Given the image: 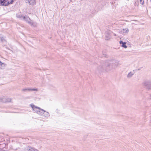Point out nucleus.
Returning <instances> with one entry per match:
<instances>
[{"label":"nucleus","instance_id":"0eeeda50","mask_svg":"<svg viewBox=\"0 0 151 151\" xmlns=\"http://www.w3.org/2000/svg\"><path fill=\"white\" fill-rule=\"evenodd\" d=\"M26 3H28L29 4L32 5H34L35 4L36 2L35 0H25Z\"/></svg>","mask_w":151,"mask_h":151},{"label":"nucleus","instance_id":"f8f14e48","mask_svg":"<svg viewBox=\"0 0 151 151\" xmlns=\"http://www.w3.org/2000/svg\"><path fill=\"white\" fill-rule=\"evenodd\" d=\"M26 150H27L28 151H35V150L34 148L29 147L27 148Z\"/></svg>","mask_w":151,"mask_h":151},{"label":"nucleus","instance_id":"ddd939ff","mask_svg":"<svg viewBox=\"0 0 151 151\" xmlns=\"http://www.w3.org/2000/svg\"><path fill=\"white\" fill-rule=\"evenodd\" d=\"M128 29L126 28L123 29L122 30V33L125 34L128 32Z\"/></svg>","mask_w":151,"mask_h":151},{"label":"nucleus","instance_id":"f3484780","mask_svg":"<svg viewBox=\"0 0 151 151\" xmlns=\"http://www.w3.org/2000/svg\"><path fill=\"white\" fill-rule=\"evenodd\" d=\"M1 35H0V37H1Z\"/></svg>","mask_w":151,"mask_h":151},{"label":"nucleus","instance_id":"f257e3e1","mask_svg":"<svg viewBox=\"0 0 151 151\" xmlns=\"http://www.w3.org/2000/svg\"><path fill=\"white\" fill-rule=\"evenodd\" d=\"M120 65L119 62L116 60L114 61L112 63L106 62L99 66L97 69L99 71H102L104 70L108 71L112 70Z\"/></svg>","mask_w":151,"mask_h":151},{"label":"nucleus","instance_id":"20e7f679","mask_svg":"<svg viewBox=\"0 0 151 151\" xmlns=\"http://www.w3.org/2000/svg\"><path fill=\"white\" fill-rule=\"evenodd\" d=\"M30 106L32 108L33 110L37 113H38V112L42 113V112L40 111H41V109H42L36 106L33 104H31Z\"/></svg>","mask_w":151,"mask_h":151},{"label":"nucleus","instance_id":"9b49d317","mask_svg":"<svg viewBox=\"0 0 151 151\" xmlns=\"http://www.w3.org/2000/svg\"><path fill=\"white\" fill-rule=\"evenodd\" d=\"M119 43L120 44L122 45V46L124 48H126L127 47V46L126 45V42H123L122 41H120L119 42Z\"/></svg>","mask_w":151,"mask_h":151},{"label":"nucleus","instance_id":"f03ea898","mask_svg":"<svg viewBox=\"0 0 151 151\" xmlns=\"http://www.w3.org/2000/svg\"><path fill=\"white\" fill-rule=\"evenodd\" d=\"M17 17L18 18H20L21 19L27 22L31 26L33 27H36L37 24L35 22H33L27 16H22L20 13H18L17 14Z\"/></svg>","mask_w":151,"mask_h":151},{"label":"nucleus","instance_id":"4468645a","mask_svg":"<svg viewBox=\"0 0 151 151\" xmlns=\"http://www.w3.org/2000/svg\"><path fill=\"white\" fill-rule=\"evenodd\" d=\"M132 76V73L131 72H129L127 76V77L128 78H131Z\"/></svg>","mask_w":151,"mask_h":151},{"label":"nucleus","instance_id":"7ed1b4c3","mask_svg":"<svg viewBox=\"0 0 151 151\" xmlns=\"http://www.w3.org/2000/svg\"><path fill=\"white\" fill-rule=\"evenodd\" d=\"M14 0H0V5L7 6L10 4H12Z\"/></svg>","mask_w":151,"mask_h":151},{"label":"nucleus","instance_id":"2eb2a0df","mask_svg":"<svg viewBox=\"0 0 151 151\" xmlns=\"http://www.w3.org/2000/svg\"><path fill=\"white\" fill-rule=\"evenodd\" d=\"M139 1L140 4L142 5L144 3V0H139Z\"/></svg>","mask_w":151,"mask_h":151},{"label":"nucleus","instance_id":"1a4fd4ad","mask_svg":"<svg viewBox=\"0 0 151 151\" xmlns=\"http://www.w3.org/2000/svg\"><path fill=\"white\" fill-rule=\"evenodd\" d=\"M41 111L43 112L42 113L44 114V116L45 117H48L49 116V113L48 112L46 111L43 109H41Z\"/></svg>","mask_w":151,"mask_h":151},{"label":"nucleus","instance_id":"dca6fc26","mask_svg":"<svg viewBox=\"0 0 151 151\" xmlns=\"http://www.w3.org/2000/svg\"><path fill=\"white\" fill-rule=\"evenodd\" d=\"M1 40L2 42H3L4 41H5V40L3 37H1Z\"/></svg>","mask_w":151,"mask_h":151},{"label":"nucleus","instance_id":"6e6552de","mask_svg":"<svg viewBox=\"0 0 151 151\" xmlns=\"http://www.w3.org/2000/svg\"><path fill=\"white\" fill-rule=\"evenodd\" d=\"M22 91L24 92L29 91H37V89L33 88L31 89L29 88H25L22 89Z\"/></svg>","mask_w":151,"mask_h":151},{"label":"nucleus","instance_id":"9d476101","mask_svg":"<svg viewBox=\"0 0 151 151\" xmlns=\"http://www.w3.org/2000/svg\"><path fill=\"white\" fill-rule=\"evenodd\" d=\"M6 64L0 61V68L4 69L6 66Z\"/></svg>","mask_w":151,"mask_h":151},{"label":"nucleus","instance_id":"423d86ee","mask_svg":"<svg viewBox=\"0 0 151 151\" xmlns=\"http://www.w3.org/2000/svg\"><path fill=\"white\" fill-rule=\"evenodd\" d=\"M143 84L144 86L147 87L148 89H150L151 88L150 82L149 81H144L143 83Z\"/></svg>","mask_w":151,"mask_h":151},{"label":"nucleus","instance_id":"39448f33","mask_svg":"<svg viewBox=\"0 0 151 151\" xmlns=\"http://www.w3.org/2000/svg\"><path fill=\"white\" fill-rule=\"evenodd\" d=\"M111 31L109 30H107L105 32V39L109 40L111 38Z\"/></svg>","mask_w":151,"mask_h":151},{"label":"nucleus","instance_id":"a211bd4d","mask_svg":"<svg viewBox=\"0 0 151 151\" xmlns=\"http://www.w3.org/2000/svg\"><path fill=\"white\" fill-rule=\"evenodd\" d=\"M150 1H151V0H150Z\"/></svg>","mask_w":151,"mask_h":151}]
</instances>
